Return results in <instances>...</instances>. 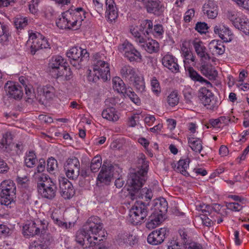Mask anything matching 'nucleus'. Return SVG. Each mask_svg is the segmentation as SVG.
<instances>
[{"label": "nucleus", "mask_w": 249, "mask_h": 249, "mask_svg": "<svg viewBox=\"0 0 249 249\" xmlns=\"http://www.w3.org/2000/svg\"><path fill=\"white\" fill-rule=\"evenodd\" d=\"M138 163L139 170L137 172L131 173L127 181L129 193L127 197L132 200L141 198L145 201H149L153 197L152 190L147 188L141 190L145 181L149 162L146 160L143 154H140L138 156Z\"/></svg>", "instance_id": "f257e3e1"}, {"label": "nucleus", "mask_w": 249, "mask_h": 249, "mask_svg": "<svg viewBox=\"0 0 249 249\" xmlns=\"http://www.w3.org/2000/svg\"><path fill=\"white\" fill-rule=\"evenodd\" d=\"M153 27L152 21L146 19L142 21L139 26H131L130 31L137 43H144L150 33H152L156 37H162L164 33L163 26L157 24L154 26L153 29Z\"/></svg>", "instance_id": "f03ea898"}, {"label": "nucleus", "mask_w": 249, "mask_h": 249, "mask_svg": "<svg viewBox=\"0 0 249 249\" xmlns=\"http://www.w3.org/2000/svg\"><path fill=\"white\" fill-rule=\"evenodd\" d=\"M87 234V244L86 247L94 246L98 242L103 241L105 235H101L103 223L100 218L96 216L90 217L83 226Z\"/></svg>", "instance_id": "7ed1b4c3"}, {"label": "nucleus", "mask_w": 249, "mask_h": 249, "mask_svg": "<svg viewBox=\"0 0 249 249\" xmlns=\"http://www.w3.org/2000/svg\"><path fill=\"white\" fill-rule=\"evenodd\" d=\"M37 189L41 196L48 199H53L57 189L55 181L48 175L42 174L37 177Z\"/></svg>", "instance_id": "20e7f679"}, {"label": "nucleus", "mask_w": 249, "mask_h": 249, "mask_svg": "<svg viewBox=\"0 0 249 249\" xmlns=\"http://www.w3.org/2000/svg\"><path fill=\"white\" fill-rule=\"evenodd\" d=\"M95 62L93 65V71L94 77L93 80L100 78L107 80L110 77L109 64L104 60L106 57L100 53H97L95 56Z\"/></svg>", "instance_id": "39448f33"}, {"label": "nucleus", "mask_w": 249, "mask_h": 249, "mask_svg": "<svg viewBox=\"0 0 249 249\" xmlns=\"http://www.w3.org/2000/svg\"><path fill=\"white\" fill-rule=\"evenodd\" d=\"M147 213V205L142 201H136L130 210L129 221L132 224L137 225L146 218Z\"/></svg>", "instance_id": "423d86ee"}, {"label": "nucleus", "mask_w": 249, "mask_h": 249, "mask_svg": "<svg viewBox=\"0 0 249 249\" xmlns=\"http://www.w3.org/2000/svg\"><path fill=\"white\" fill-rule=\"evenodd\" d=\"M87 13L85 10L78 7L74 9L68 10L65 12L70 29L76 30L78 29L82 24V21L86 18Z\"/></svg>", "instance_id": "0eeeda50"}, {"label": "nucleus", "mask_w": 249, "mask_h": 249, "mask_svg": "<svg viewBox=\"0 0 249 249\" xmlns=\"http://www.w3.org/2000/svg\"><path fill=\"white\" fill-rule=\"evenodd\" d=\"M66 54L70 59L71 64L76 69L81 68L84 59L89 57V53L86 49L78 47L71 48Z\"/></svg>", "instance_id": "6e6552de"}, {"label": "nucleus", "mask_w": 249, "mask_h": 249, "mask_svg": "<svg viewBox=\"0 0 249 249\" xmlns=\"http://www.w3.org/2000/svg\"><path fill=\"white\" fill-rule=\"evenodd\" d=\"M118 50L131 62L141 61L142 60V56L141 53L127 41L120 45L118 46Z\"/></svg>", "instance_id": "1a4fd4ad"}, {"label": "nucleus", "mask_w": 249, "mask_h": 249, "mask_svg": "<svg viewBox=\"0 0 249 249\" xmlns=\"http://www.w3.org/2000/svg\"><path fill=\"white\" fill-rule=\"evenodd\" d=\"M198 97L202 104L208 109L214 110L217 108L218 101L214 99L211 91L206 88L202 87L199 89Z\"/></svg>", "instance_id": "9d476101"}, {"label": "nucleus", "mask_w": 249, "mask_h": 249, "mask_svg": "<svg viewBox=\"0 0 249 249\" xmlns=\"http://www.w3.org/2000/svg\"><path fill=\"white\" fill-rule=\"evenodd\" d=\"M31 40V52L33 54H35L39 49H46L50 47L47 39L39 33H31L29 36V41Z\"/></svg>", "instance_id": "9b49d317"}, {"label": "nucleus", "mask_w": 249, "mask_h": 249, "mask_svg": "<svg viewBox=\"0 0 249 249\" xmlns=\"http://www.w3.org/2000/svg\"><path fill=\"white\" fill-rule=\"evenodd\" d=\"M80 162L77 158H69L64 165L67 177L72 180L77 178L80 175Z\"/></svg>", "instance_id": "f8f14e48"}, {"label": "nucleus", "mask_w": 249, "mask_h": 249, "mask_svg": "<svg viewBox=\"0 0 249 249\" xmlns=\"http://www.w3.org/2000/svg\"><path fill=\"white\" fill-rule=\"evenodd\" d=\"M114 172V166L110 163L104 162L101 171L97 178V183L100 182L108 185L111 182Z\"/></svg>", "instance_id": "ddd939ff"}, {"label": "nucleus", "mask_w": 249, "mask_h": 249, "mask_svg": "<svg viewBox=\"0 0 249 249\" xmlns=\"http://www.w3.org/2000/svg\"><path fill=\"white\" fill-rule=\"evenodd\" d=\"M65 59L60 55H55L53 56L49 63V68L52 71H57L56 77L62 76L64 72L62 71H58L60 68H62V70L67 71V67L65 65Z\"/></svg>", "instance_id": "4468645a"}, {"label": "nucleus", "mask_w": 249, "mask_h": 249, "mask_svg": "<svg viewBox=\"0 0 249 249\" xmlns=\"http://www.w3.org/2000/svg\"><path fill=\"white\" fill-rule=\"evenodd\" d=\"M60 194L65 199H70L75 194V191L72 183L65 177L59 178Z\"/></svg>", "instance_id": "2eb2a0df"}, {"label": "nucleus", "mask_w": 249, "mask_h": 249, "mask_svg": "<svg viewBox=\"0 0 249 249\" xmlns=\"http://www.w3.org/2000/svg\"><path fill=\"white\" fill-rule=\"evenodd\" d=\"M167 229L161 228L152 231L148 236L147 242L152 245H158L162 243L167 234Z\"/></svg>", "instance_id": "dca6fc26"}, {"label": "nucleus", "mask_w": 249, "mask_h": 249, "mask_svg": "<svg viewBox=\"0 0 249 249\" xmlns=\"http://www.w3.org/2000/svg\"><path fill=\"white\" fill-rule=\"evenodd\" d=\"M180 50L181 56L183 58L184 68L186 69L190 66H195L196 56L191 49L188 47L186 42L182 43Z\"/></svg>", "instance_id": "f3484780"}, {"label": "nucleus", "mask_w": 249, "mask_h": 249, "mask_svg": "<svg viewBox=\"0 0 249 249\" xmlns=\"http://www.w3.org/2000/svg\"><path fill=\"white\" fill-rule=\"evenodd\" d=\"M5 89L9 97L16 100L20 99L23 95L22 87L17 82L8 81L5 85Z\"/></svg>", "instance_id": "a211bd4d"}, {"label": "nucleus", "mask_w": 249, "mask_h": 249, "mask_svg": "<svg viewBox=\"0 0 249 249\" xmlns=\"http://www.w3.org/2000/svg\"><path fill=\"white\" fill-rule=\"evenodd\" d=\"M213 31L224 42H228L232 39V34L231 30L223 24L215 25L214 27Z\"/></svg>", "instance_id": "6ab92c4d"}, {"label": "nucleus", "mask_w": 249, "mask_h": 249, "mask_svg": "<svg viewBox=\"0 0 249 249\" xmlns=\"http://www.w3.org/2000/svg\"><path fill=\"white\" fill-rule=\"evenodd\" d=\"M162 65L172 72H178L179 71V65L178 63V59L172 54L167 53L162 58Z\"/></svg>", "instance_id": "aec40b11"}, {"label": "nucleus", "mask_w": 249, "mask_h": 249, "mask_svg": "<svg viewBox=\"0 0 249 249\" xmlns=\"http://www.w3.org/2000/svg\"><path fill=\"white\" fill-rule=\"evenodd\" d=\"M202 11L208 18L214 19L218 15V8L213 0H208L203 5Z\"/></svg>", "instance_id": "412c9836"}, {"label": "nucleus", "mask_w": 249, "mask_h": 249, "mask_svg": "<svg viewBox=\"0 0 249 249\" xmlns=\"http://www.w3.org/2000/svg\"><path fill=\"white\" fill-rule=\"evenodd\" d=\"M194 48L197 56L202 61L209 60L210 56L207 52V49L202 41L196 39L192 43Z\"/></svg>", "instance_id": "4be33fe9"}, {"label": "nucleus", "mask_w": 249, "mask_h": 249, "mask_svg": "<svg viewBox=\"0 0 249 249\" xmlns=\"http://www.w3.org/2000/svg\"><path fill=\"white\" fill-rule=\"evenodd\" d=\"M106 18L109 21L112 22L118 16L116 4L114 0H106Z\"/></svg>", "instance_id": "5701e85b"}, {"label": "nucleus", "mask_w": 249, "mask_h": 249, "mask_svg": "<svg viewBox=\"0 0 249 249\" xmlns=\"http://www.w3.org/2000/svg\"><path fill=\"white\" fill-rule=\"evenodd\" d=\"M1 193L8 196H15L16 192L15 184L11 180L3 181L0 185Z\"/></svg>", "instance_id": "b1692460"}, {"label": "nucleus", "mask_w": 249, "mask_h": 249, "mask_svg": "<svg viewBox=\"0 0 249 249\" xmlns=\"http://www.w3.org/2000/svg\"><path fill=\"white\" fill-rule=\"evenodd\" d=\"M137 70L129 65L123 66L120 69V73L122 77L130 82L138 74Z\"/></svg>", "instance_id": "393cba45"}, {"label": "nucleus", "mask_w": 249, "mask_h": 249, "mask_svg": "<svg viewBox=\"0 0 249 249\" xmlns=\"http://www.w3.org/2000/svg\"><path fill=\"white\" fill-rule=\"evenodd\" d=\"M11 38L9 26L0 22V43L3 45H7Z\"/></svg>", "instance_id": "a878e982"}, {"label": "nucleus", "mask_w": 249, "mask_h": 249, "mask_svg": "<svg viewBox=\"0 0 249 249\" xmlns=\"http://www.w3.org/2000/svg\"><path fill=\"white\" fill-rule=\"evenodd\" d=\"M168 209V203L164 198H161L158 199L155 203L154 206L155 214L160 215L163 217Z\"/></svg>", "instance_id": "bb28decb"}, {"label": "nucleus", "mask_w": 249, "mask_h": 249, "mask_svg": "<svg viewBox=\"0 0 249 249\" xmlns=\"http://www.w3.org/2000/svg\"><path fill=\"white\" fill-rule=\"evenodd\" d=\"M186 71H188L189 76L194 82H198L201 84L205 83L207 85L212 86V84L208 80L202 77L196 71H195L193 66H190L185 69Z\"/></svg>", "instance_id": "cd10ccee"}, {"label": "nucleus", "mask_w": 249, "mask_h": 249, "mask_svg": "<svg viewBox=\"0 0 249 249\" xmlns=\"http://www.w3.org/2000/svg\"><path fill=\"white\" fill-rule=\"evenodd\" d=\"M102 116L103 118L112 122H116L119 119L117 111L112 107L104 109L102 113Z\"/></svg>", "instance_id": "c85d7f7f"}, {"label": "nucleus", "mask_w": 249, "mask_h": 249, "mask_svg": "<svg viewBox=\"0 0 249 249\" xmlns=\"http://www.w3.org/2000/svg\"><path fill=\"white\" fill-rule=\"evenodd\" d=\"M142 45L145 50L149 53H157L159 50V43L155 40L149 39L148 37L145 42Z\"/></svg>", "instance_id": "c756f323"}, {"label": "nucleus", "mask_w": 249, "mask_h": 249, "mask_svg": "<svg viewBox=\"0 0 249 249\" xmlns=\"http://www.w3.org/2000/svg\"><path fill=\"white\" fill-rule=\"evenodd\" d=\"M11 135L9 132H6L3 135L2 138L0 141V150L3 152L9 153L12 150L14 144L8 142Z\"/></svg>", "instance_id": "7c9ffc66"}, {"label": "nucleus", "mask_w": 249, "mask_h": 249, "mask_svg": "<svg viewBox=\"0 0 249 249\" xmlns=\"http://www.w3.org/2000/svg\"><path fill=\"white\" fill-rule=\"evenodd\" d=\"M130 82L133 83L137 92L142 93L145 91V84L142 74H138Z\"/></svg>", "instance_id": "2f4dec72"}, {"label": "nucleus", "mask_w": 249, "mask_h": 249, "mask_svg": "<svg viewBox=\"0 0 249 249\" xmlns=\"http://www.w3.org/2000/svg\"><path fill=\"white\" fill-rule=\"evenodd\" d=\"M241 14L242 13L235 10H228L224 12V17L225 18L229 20L236 28V24H238L236 21Z\"/></svg>", "instance_id": "473e14b6"}, {"label": "nucleus", "mask_w": 249, "mask_h": 249, "mask_svg": "<svg viewBox=\"0 0 249 249\" xmlns=\"http://www.w3.org/2000/svg\"><path fill=\"white\" fill-rule=\"evenodd\" d=\"M188 142L191 149L196 153H200L202 149V142L200 139L193 137L188 138Z\"/></svg>", "instance_id": "72a5a7b5"}, {"label": "nucleus", "mask_w": 249, "mask_h": 249, "mask_svg": "<svg viewBox=\"0 0 249 249\" xmlns=\"http://www.w3.org/2000/svg\"><path fill=\"white\" fill-rule=\"evenodd\" d=\"M145 7L148 13L159 15L161 12L160 3L157 1L148 0L145 4Z\"/></svg>", "instance_id": "f704fd0d"}, {"label": "nucleus", "mask_w": 249, "mask_h": 249, "mask_svg": "<svg viewBox=\"0 0 249 249\" xmlns=\"http://www.w3.org/2000/svg\"><path fill=\"white\" fill-rule=\"evenodd\" d=\"M190 162V159L188 157L180 159L178 161L176 171L185 176H188L189 173L187 172V169L189 167Z\"/></svg>", "instance_id": "c9c22d12"}, {"label": "nucleus", "mask_w": 249, "mask_h": 249, "mask_svg": "<svg viewBox=\"0 0 249 249\" xmlns=\"http://www.w3.org/2000/svg\"><path fill=\"white\" fill-rule=\"evenodd\" d=\"M112 87L118 93H124L125 91V84L123 80L119 77L116 76L112 79Z\"/></svg>", "instance_id": "e433bc0d"}, {"label": "nucleus", "mask_w": 249, "mask_h": 249, "mask_svg": "<svg viewBox=\"0 0 249 249\" xmlns=\"http://www.w3.org/2000/svg\"><path fill=\"white\" fill-rule=\"evenodd\" d=\"M37 161L36 156L34 151H30L27 152L24 158L25 165L29 168L34 167Z\"/></svg>", "instance_id": "4c0bfd02"}, {"label": "nucleus", "mask_w": 249, "mask_h": 249, "mask_svg": "<svg viewBox=\"0 0 249 249\" xmlns=\"http://www.w3.org/2000/svg\"><path fill=\"white\" fill-rule=\"evenodd\" d=\"M210 48L214 54L221 55L224 53L225 49L223 43L221 41L213 40L210 43Z\"/></svg>", "instance_id": "58836bf2"}, {"label": "nucleus", "mask_w": 249, "mask_h": 249, "mask_svg": "<svg viewBox=\"0 0 249 249\" xmlns=\"http://www.w3.org/2000/svg\"><path fill=\"white\" fill-rule=\"evenodd\" d=\"M35 221H32L28 224L24 226V233L29 236H34L36 235L39 234L38 233V229L36 228Z\"/></svg>", "instance_id": "ea45409f"}, {"label": "nucleus", "mask_w": 249, "mask_h": 249, "mask_svg": "<svg viewBox=\"0 0 249 249\" xmlns=\"http://www.w3.org/2000/svg\"><path fill=\"white\" fill-rule=\"evenodd\" d=\"M86 235V233L83 228H82L77 231L75 237V241L76 242L84 248H90V247H86V245H88L87 242L86 241V240H87Z\"/></svg>", "instance_id": "a19ab883"}, {"label": "nucleus", "mask_w": 249, "mask_h": 249, "mask_svg": "<svg viewBox=\"0 0 249 249\" xmlns=\"http://www.w3.org/2000/svg\"><path fill=\"white\" fill-rule=\"evenodd\" d=\"M51 217L53 219V222L61 228L67 230L70 228L71 226V223L70 222L67 223L59 218L57 213L53 212L51 215Z\"/></svg>", "instance_id": "79ce46f5"}, {"label": "nucleus", "mask_w": 249, "mask_h": 249, "mask_svg": "<svg viewBox=\"0 0 249 249\" xmlns=\"http://www.w3.org/2000/svg\"><path fill=\"white\" fill-rule=\"evenodd\" d=\"M163 217L160 215L154 214L146 224V227L148 229H154L159 225L163 220Z\"/></svg>", "instance_id": "37998d69"}, {"label": "nucleus", "mask_w": 249, "mask_h": 249, "mask_svg": "<svg viewBox=\"0 0 249 249\" xmlns=\"http://www.w3.org/2000/svg\"><path fill=\"white\" fill-rule=\"evenodd\" d=\"M124 94L130 100L137 105H140L141 103V100L131 88H128L125 89Z\"/></svg>", "instance_id": "c03bdc74"}, {"label": "nucleus", "mask_w": 249, "mask_h": 249, "mask_svg": "<svg viewBox=\"0 0 249 249\" xmlns=\"http://www.w3.org/2000/svg\"><path fill=\"white\" fill-rule=\"evenodd\" d=\"M102 158L100 156H95L91 160L90 162V170L91 172H97L100 168H102Z\"/></svg>", "instance_id": "a18cd8bd"}, {"label": "nucleus", "mask_w": 249, "mask_h": 249, "mask_svg": "<svg viewBox=\"0 0 249 249\" xmlns=\"http://www.w3.org/2000/svg\"><path fill=\"white\" fill-rule=\"evenodd\" d=\"M34 221V224H36V228L38 229L39 234L45 233L48 226L49 223L48 221L44 219L41 220L39 218L35 219Z\"/></svg>", "instance_id": "49530a36"}, {"label": "nucleus", "mask_w": 249, "mask_h": 249, "mask_svg": "<svg viewBox=\"0 0 249 249\" xmlns=\"http://www.w3.org/2000/svg\"><path fill=\"white\" fill-rule=\"evenodd\" d=\"M55 90L50 85H46L43 88V95L47 100L53 99L55 97Z\"/></svg>", "instance_id": "de8ad7c7"}, {"label": "nucleus", "mask_w": 249, "mask_h": 249, "mask_svg": "<svg viewBox=\"0 0 249 249\" xmlns=\"http://www.w3.org/2000/svg\"><path fill=\"white\" fill-rule=\"evenodd\" d=\"M14 25L17 29H22L27 25L28 19L26 18L18 16L14 18Z\"/></svg>", "instance_id": "09e8293b"}, {"label": "nucleus", "mask_w": 249, "mask_h": 249, "mask_svg": "<svg viewBox=\"0 0 249 249\" xmlns=\"http://www.w3.org/2000/svg\"><path fill=\"white\" fill-rule=\"evenodd\" d=\"M56 25L60 29H70L68 19H67V16L65 15V12L62 14L61 18L56 19Z\"/></svg>", "instance_id": "8fccbe9b"}, {"label": "nucleus", "mask_w": 249, "mask_h": 249, "mask_svg": "<svg viewBox=\"0 0 249 249\" xmlns=\"http://www.w3.org/2000/svg\"><path fill=\"white\" fill-rule=\"evenodd\" d=\"M178 101V95L177 91H172L167 97V103L171 107L176 106Z\"/></svg>", "instance_id": "3c124183"}, {"label": "nucleus", "mask_w": 249, "mask_h": 249, "mask_svg": "<svg viewBox=\"0 0 249 249\" xmlns=\"http://www.w3.org/2000/svg\"><path fill=\"white\" fill-rule=\"evenodd\" d=\"M150 84L151 90L156 95H159L161 92V88L160 83L155 77H153L151 81Z\"/></svg>", "instance_id": "603ef678"}, {"label": "nucleus", "mask_w": 249, "mask_h": 249, "mask_svg": "<svg viewBox=\"0 0 249 249\" xmlns=\"http://www.w3.org/2000/svg\"><path fill=\"white\" fill-rule=\"evenodd\" d=\"M200 210L203 213L202 215H209L210 217H212V215H218V214L216 213L213 210L212 207L209 205L203 204L201 205Z\"/></svg>", "instance_id": "864d4df0"}, {"label": "nucleus", "mask_w": 249, "mask_h": 249, "mask_svg": "<svg viewBox=\"0 0 249 249\" xmlns=\"http://www.w3.org/2000/svg\"><path fill=\"white\" fill-rule=\"evenodd\" d=\"M42 239L40 242L43 244L44 247L47 249L53 241V238L50 233L42 234Z\"/></svg>", "instance_id": "5fc2aeb1"}, {"label": "nucleus", "mask_w": 249, "mask_h": 249, "mask_svg": "<svg viewBox=\"0 0 249 249\" xmlns=\"http://www.w3.org/2000/svg\"><path fill=\"white\" fill-rule=\"evenodd\" d=\"M244 25L241 26L239 24H236V28L242 31L246 35L249 36V19L245 18L242 19Z\"/></svg>", "instance_id": "6e6d98bb"}, {"label": "nucleus", "mask_w": 249, "mask_h": 249, "mask_svg": "<svg viewBox=\"0 0 249 249\" xmlns=\"http://www.w3.org/2000/svg\"><path fill=\"white\" fill-rule=\"evenodd\" d=\"M186 103L191 104L193 98V90L190 88H186L183 90Z\"/></svg>", "instance_id": "4d7b16f0"}, {"label": "nucleus", "mask_w": 249, "mask_h": 249, "mask_svg": "<svg viewBox=\"0 0 249 249\" xmlns=\"http://www.w3.org/2000/svg\"><path fill=\"white\" fill-rule=\"evenodd\" d=\"M214 215H212V217L209 215H202L201 217L202 221L204 225L207 227H211L214 222H216V219L213 217Z\"/></svg>", "instance_id": "13d9d810"}, {"label": "nucleus", "mask_w": 249, "mask_h": 249, "mask_svg": "<svg viewBox=\"0 0 249 249\" xmlns=\"http://www.w3.org/2000/svg\"><path fill=\"white\" fill-rule=\"evenodd\" d=\"M47 170L49 172L53 171L57 168V161L53 158L51 157L47 160Z\"/></svg>", "instance_id": "bf43d9fd"}, {"label": "nucleus", "mask_w": 249, "mask_h": 249, "mask_svg": "<svg viewBox=\"0 0 249 249\" xmlns=\"http://www.w3.org/2000/svg\"><path fill=\"white\" fill-rule=\"evenodd\" d=\"M0 203L1 205L8 206L13 200L14 196H8L7 195L0 193Z\"/></svg>", "instance_id": "052dcab7"}, {"label": "nucleus", "mask_w": 249, "mask_h": 249, "mask_svg": "<svg viewBox=\"0 0 249 249\" xmlns=\"http://www.w3.org/2000/svg\"><path fill=\"white\" fill-rule=\"evenodd\" d=\"M226 207L228 209L233 212H239L243 206L238 202H229L227 203Z\"/></svg>", "instance_id": "680f3d73"}, {"label": "nucleus", "mask_w": 249, "mask_h": 249, "mask_svg": "<svg viewBox=\"0 0 249 249\" xmlns=\"http://www.w3.org/2000/svg\"><path fill=\"white\" fill-rule=\"evenodd\" d=\"M208 29L207 24L205 22H198L195 26V30L200 34L206 33Z\"/></svg>", "instance_id": "e2e57ef3"}, {"label": "nucleus", "mask_w": 249, "mask_h": 249, "mask_svg": "<svg viewBox=\"0 0 249 249\" xmlns=\"http://www.w3.org/2000/svg\"><path fill=\"white\" fill-rule=\"evenodd\" d=\"M195 10L193 8L188 9L184 14L183 20L185 23L190 22L195 16Z\"/></svg>", "instance_id": "0e129e2a"}, {"label": "nucleus", "mask_w": 249, "mask_h": 249, "mask_svg": "<svg viewBox=\"0 0 249 249\" xmlns=\"http://www.w3.org/2000/svg\"><path fill=\"white\" fill-rule=\"evenodd\" d=\"M128 234L129 233L126 232L119 233L116 239L118 243L119 244H127Z\"/></svg>", "instance_id": "69168bd1"}, {"label": "nucleus", "mask_w": 249, "mask_h": 249, "mask_svg": "<svg viewBox=\"0 0 249 249\" xmlns=\"http://www.w3.org/2000/svg\"><path fill=\"white\" fill-rule=\"evenodd\" d=\"M200 71L201 73L205 75H211L212 73V69L211 67L208 64H203L201 66L200 68Z\"/></svg>", "instance_id": "338daca9"}, {"label": "nucleus", "mask_w": 249, "mask_h": 249, "mask_svg": "<svg viewBox=\"0 0 249 249\" xmlns=\"http://www.w3.org/2000/svg\"><path fill=\"white\" fill-rule=\"evenodd\" d=\"M139 120L138 114H133L128 118V125L130 127H134Z\"/></svg>", "instance_id": "774afa93"}]
</instances>
